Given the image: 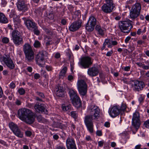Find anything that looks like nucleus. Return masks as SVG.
<instances>
[{
    "label": "nucleus",
    "instance_id": "0e129e2a",
    "mask_svg": "<svg viewBox=\"0 0 149 149\" xmlns=\"http://www.w3.org/2000/svg\"><path fill=\"white\" fill-rule=\"evenodd\" d=\"M8 71L6 70H3V71L2 72V73L3 75L6 76L8 74Z\"/></svg>",
    "mask_w": 149,
    "mask_h": 149
},
{
    "label": "nucleus",
    "instance_id": "a211bd4d",
    "mask_svg": "<svg viewBox=\"0 0 149 149\" xmlns=\"http://www.w3.org/2000/svg\"><path fill=\"white\" fill-rule=\"evenodd\" d=\"M44 55L42 52H39L36 55V63L39 66L43 67L44 63Z\"/></svg>",
    "mask_w": 149,
    "mask_h": 149
},
{
    "label": "nucleus",
    "instance_id": "0eeeda50",
    "mask_svg": "<svg viewBox=\"0 0 149 149\" xmlns=\"http://www.w3.org/2000/svg\"><path fill=\"white\" fill-rule=\"evenodd\" d=\"M77 86L80 95L82 96L86 95L87 92V85L85 81L82 79L78 81Z\"/></svg>",
    "mask_w": 149,
    "mask_h": 149
},
{
    "label": "nucleus",
    "instance_id": "c9c22d12",
    "mask_svg": "<svg viewBox=\"0 0 149 149\" xmlns=\"http://www.w3.org/2000/svg\"><path fill=\"white\" fill-rule=\"evenodd\" d=\"M146 28L144 27L143 29H139L136 32V33L138 35H140L141 33H144L146 31Z\"/></svg>",
    "mask_w": 149,
    "mask_h": 149
},
{
    "label": "nucleus",
    "instance_id": "473e14b6",
    "mask_svg": "<svg viewBox=\"0 0 149 149\" xmlns=\"http://www.w3.org/2000/svg\"><path fill=\"white\" fill-rule=\"evenodd\" d=\"M62 108L63 110L65 111L70 110L71 109V105H69L66 106L65 105H63L62 106Z\"/></svg>",
    "mask_w": 149,
    "mask_h": 149
},
{
    "label": "nucleus",
    "instance_id": "f704fd0d",
    "mask_svg": "<svg viewBox=\"0 0 149 149\" xmlns=\"http://www.w3.org/2000/svg\"><path fill=\"white\" fill-rule=\"evenodd\" d=\"M33 46L36 48L39 47L40 46V43L38 40H36L33 44Z\"/></svg>",
    "mask_w": 149,
    "mask_h": 149
},
{
    "label": "nucleus",
    "instance_id": "9b49d317",
    "mask_svg": "<svg viewBox=\"0 0 149 149\" xmlns=\"http://www.w3.org/2000/svg\"><path fill=\"white\" fill-rule=\"evenodd\" d=\"M140 116L139 112L135 111L134 113L132 119V125L137 130L140 126Z\"/></svg>",
    "mask_w": 149,
    "mask_h": 149
},
{
    "label": "nucleus",
    "instance_id": "de8ad7c7",
    "mask_svg": "<svg viewBox=\"0 0 149 149\" xmlns=\"http://www.w3.org/2000/svg\"><path fill=\"white\" fill-rule=\"evenodd\" d=\"M36 94L42 98H44L45 97L44 94L42 93L38 92L36 93Z\"/></svg>",
    "mask_w": 149,
    "mask_h": 149
},
{
    "label": "nucleus",
    "instance_id": "412c9836",
    "mask_svg": "<svg viewBox=\"0 0 149 149\" xmlns=\"http://www.w3.org/2000/svg\"><path fill=\"white\" fill-rule=\"evenodd\" d=\"M34 108L37 112L44 113H47V110L45 109V105L43 104H36L34 106Z\"/></svg>",
    "mask_w": 149,
    "mask_h": 149
},
{
    "label": "nucleus",
    "instance_id": "864d4df0",
    "mask_svg": "<svg viewBox=\"0 0 149 149\" xmlns=\"http://www.w3.org/2000/svg\"><path fill=\"white\" fill-rule=\"evenodd\" d=\"M15 87V84L13 82H11L10 84V87L11 88H14Z\"/></svg>",
    "mask_w": 149,
    "mask_h": 149
},
{
    "label": "nucleus",
    "instance_id": "37998d69",
    "mask_svg": "<svg viewBox=\"0 0 149 149\" xmlns=\"http://www.w3.org/2000/svg\"><path fill=\"white\" fill-rule=\"evenodd\" d=\"M144 125L146 128H149V120H148L144 123Z\"/></svg>",
    "mask_w": 149,
    "mask_h": 149
},
{
    "label": "nucleus",
    "instance_id": "a19ab883",
    "mask_svg": "<svg viewBox=\"0 0 149 149\" xmlns=\"http://www.w3.org/2000/svg\"><path fill=\"white\" fill-rule=\"evenodd\" d=\"M9 38L7 37H4L2 39V42L5 43H7L9 42Z\"/></svg>",
    "mask_w": 149,
    "mask_h": 149
},
{
    "label": "nucleus",
    "instance_id": "6e6d98bb",
    "mask_svg": "<svg viewBox=\"0 0 149 149\" xmlns=\"http://www.w3.org/2000/svg\"><path fill=\"white\" fill-rule=\"evenodd\" d=\"M7 4V2L5 0H2L1 4L3 7H4Z\"/></svg>",
    "mask_w": 149,
    "mask_h": 149
},
{
    "label": "nucleus",
    "instance_id": "4be33fe9",
    "mask_svg": "<svg viewBox=\"0 0 149 149\" xmlns=\"http://www.w3.org/2000/svg\"><path fill=\"white\" fill-rule=\"evenodd\" d=\"M35 117L34 114L31 111V112L30 113L27 117H25L24 120L23 121L25 122L26 123L29 124L32 123L34 121Z\"/></svg>",
    "mask_w": 149,
    "mask_h": 149
},
{
    "label": "nucleus",
    "instance_id": "e2e57ef3",
    "mask_svg": "<svg viewBox=\"0 0 149 149\" xmlns=\"http://www.w3.org/2000/svg\"><path fill=\"white\" fill-rule=\"evenodd\" d=\"M106 45H107V44L105 40L103 44V46L101 48V50H103L105 48V46Z\"/></svg>",
    "mask_w": 149,
    "mask_h": 149
},
{
    "label": "nucleus",
    "instance_id": "a878e982",
    "mask_svg": "<svg viewBox=\"0 0 149 149\" xmlns=\"http://www.w3.org/2000/svg\"><path fill=\"white\" fill-rule=\"evenodd\" d=\"M140 14L130 10V18L132 20L134 19L140 15Z\"/></svg>",
    "mask_w": 149,
    "mask_h": 149
},
{
    "label": "nucleus",
    "instance_id": "dca6fc26",
    "mask_svg": "<svg viewBox=\"0 0 149 149\" xmlns=\"http://www.w3.org/2000/svg\"><path fill=\"white\" fill-rule=\"evenodd\" d=\"M30 112H31V111L28 109L22 108L18 110V115L19 118L23 120Z\"/></svg>",
    "mask_w": 149,
    "mask_h": 149
},
{
    "label": "nucleus",
    "instance_id": "4468645a",
    "mask_svg": "<svg viewBox=\"0 0 149 149\" xmlns=\"http://www.w3.org/2000/svg\"><path fill=\"white\" fill-rule=\"evenodd\" d=\"M120 112V107L119 106H114L109 110V114L112 118H115L118 116Z\"/></svg>",
    "mask_w": 149,
    "mask_h": 149
},
{
    "label": "nucleus",
    "instance_id": "1a4fd4ad",
    "mask_svg": "<svg viewBox=\"0 0 149 149\" xmlns=\"http://www.w3.org/2000/svg\"><path fill=\"white\" fill-rule=\"evenodd\" d=\"M97 20L93 16H90L86 25V29L88 31H92L96 25Z\"/></svg>",
    "mask_w": 149,
    "mask_h": 149
},
{
    "label": "nucleus",
    "instance_id": "338daca9",
    "mask_svg": "<svg viewBox=\"0 0 149 149\" xmlns=\"http://www.w3.org/2000/svg\"><path fill=\"white\" fill-rule=\"evenodd\" d=\"M40 77V75L38 73H36L34 74V77L36 79H38Z\"/></svg>",
    "mask_w": 149,
    "mask_h": 149
},
{
    "label": "nucleus",
    "instance_id": "774afa93",
    "mask_svg": "<svg viewBox=\"0 0 149 149\" xmlns=\"http://www.w3.org/2000/svg\"><path fill=\"white\" fill-rule=\"evenodd\" d=\"M60 57V54L59 53H56L55 55V57L56 58H58Z\"/></svg>",
    "mask_w": 149,
    "mask_h": 149
},
{
    "label": "nucleus",
    "instance_id": "ddd939ff",
    "mask_svg": "<svg viewBox=\"0 0 149 149\" xmlns=\"http://www.w3.org/2000/svg\"><path fill=\"white\" fill-rule=\"evenodd\" d=\"M115 8L114 4L104 3L101 7V10L106 13H110L113 11Z\"/></svg>",
    "mask_w": 149,
    "mask_h": 149
},
{
    "label": "nucleus",
    "instance_id": "f8f14e48",
    "mask_svg": "<svg viewBox=\"0 0 149 149\" xmlns=\"http://www.w3.org/2000/svg\"><path fill=\"white\" fill-rule=\"evenodd\" d=\"M80 65L84 68H88L92 64L91 58L88 56L84 57L80 60Z\"/></svg>",
    "mask_w": 149,
    "mask_h": 149
},
{
    "label": "nucleus",
    "instance_id": "6e6552de",
    "mask_svg": "<svg viewBox=\"0 0 149 149\" xmlns=\"http://www.w3.org/2000/svg\"><path fill=\"white\" fill-rule=\"evenodd\" d=\"M130 84L133 90L135 91H139L142 90L145 86L143 81L137 80L131 81Z\"/></svg>",
    "mask_w": 149,
    "mask_h": 149
},
{
    "label": "nucleus",
    "instance_id": "79ce46f5",
    "mask_svg": "<svg viewBox=\"0 0 149 149\" xmlns=\"http://www.w3.org/2000/svg\"><path fill=\"white\" fill-rule=\"evenodd\" d=\"M46 33L48 35L52 36L53 35V32L50 30L48 29H46L45 30Z\"/></svg>",
    "mask_w": 149,
    "mask_h": 149
},
{
    "label": "nucleus",
    "instance_id": "69168bd1",
    "mask_svg": "<svg viewBox=\"0 0 149 149\" xmlns=\"http://www.w3.org/2000/svg\"><path fill=\"white\" fill-rule=\"evenodd\" d=\"M0 143L3 145L6 146H7V145L6 144V142L2 140H0Z\"/></svg>",
    "mask_w": 149,
    "mask_h": 149
},
{
    "label": "nucleus",
    "instance_id": "cd10ccee",
    "mask_svg": "<svg viewBox=\"0 0 149 149\" xmlns=\"http://www.w3.org/2000/svg\"><path fill=\"white\" fill-rule=\"evenodd\" d=\"M13 132L15 135L18 137L22 138L23 137V133L19 128L13 131Z\"/></svg>",
    "mask_w": 149,
    "mask_h": 149
},
{
    "label": "nucleus",
    "instance_id": "c03bdc74",
    "mask_svg": "<svg viewBox=\"0 0 149 149\" xmlns=\"http://www.w3.org/2000/svg\"><path fill=\"white\" fill-rule=\"evenodd\" d=\"M36 118L38 121L39 122H41L43 119V118L41 115L38 116Z\"/></svg>",
    "mask_w": 149,
    "mask_h": 149
},
{
    "label": "nucleus",
    "instance_id": "49530a36",
    "mask_svg": "<svg viewBox=\"0 0 149 149\" xmlns=\"http://www.w3.org/2000/svg\"><path fill=\"white\" fill-rule=\"evenodd\" d=\"M41 10L40 8H38L35 9V12L38 14H40L41 13Z\"/></svg>",
    "mask_w": 149,
    "mask_h": 149
},
{
    "label": "nucleus",
    "instance_id": "052dcab7",
    "mask_svg": "<svg viewBox=\"0 0 149 149\" xmlns=\"http://www.w3.org/2000/svg\"><path fill=\"white\" fill-rule=\"evenodd\" d=\"M106 3L114 4L113 0H104Z\"/></svg>",
    "mask_w": 149,
    "mask_h": 149
},
{
    "label": "nucleus",
    "instance_id": "58836bf2",
    "mask_svg": "<svg viewBox=\"0 0 149 149\" xmlns=\"http://www.w3.org/2000/svg\"><path fill=\"white\" fill-rule=\"evenodd\" d=\"M56 149H66V148L63 145L60 144L56 147Z\"/></svg>",
    "mask_w": 149,
    "mask_h": 149
},
{
    "label": "nucleus",
    "instance_id": "603ef678",
    "mask_svg": "<svg viewBox=\"0 0 149 149\" xmlns=\"http://www.w3.org/2000/svg\"><path fill=\"white\" fill-rule=\"evenodd\" d=\"M113 51L111 50L109 51L106 54V55L107 56H111L113 54Z\"/></svg>",
    "mask_w": 149,
    "mask_h": 149
},
{
    "label": "nucleus",
    "instance_id": "8fccbe9b",
    "mask_svg": "<svg viewBox=\"0 0 149 149\" xmlns=\"http://www.w3.org/2000/svg\"><path fill=\"white\" fill-rule=\"evenodd\" d=\"M130 67L129 66H126L124 67H123L122 68L123 69L126 71H130Z\"/></svg>",
    "mask_w": 149,
    "mask_h": 149
},
{
    "label": "nucleus",
    "instance_id": "20e7f679",
    "mask_svg": "<svg viewBox=\"0 0 149 149\" xmlns=\"http://www.w3.org/2000/svg\"><path fill=\"white\" fill-rule=\"evenodd\" d=\"M131 22L129 19L119 21L118 26L120 31L124 33H129L133 27Z\"/></svg>",
    "mask_w": 149,
    "mask_h": 149
},
{
    "label": "nucleus",
    "instance_id": "f3484780",
    "mask_svg": "<svg viewBox=\"0 0 149 149\" xmlns=\"http://www.w3.org/2000/svg\"><path fill=\"white\" fill-rule=\"evenodd\" d=\"M3 62L10 69H13L15 67V65L10 56L8 54L7 55V56L3 58Z\"/></svg>",
    "mask_w": 149,
    "mask_h": 149
},
{
    "label": "nucleus",
    "instance_id": "680f3d73",
    "mask_svg": "<svg viewBox=\"0 0 149 149\" xmlns=\"http://www.w3.org/2000/svg\"><path fill=\"white\" fill-rule=\"evenodd\" d=\"M131 39V37L130 36H127V37L125 40V42L126 43H127Z\"/></svg>",
    "mask_w": 149,
    "mask_h": 149
},
{
    "label": "nucleus",
    "instance_id": "b1692460",
    "mask_svg": "<svg viewBox=\"0 0 149 149\" xmlns=\"http://www.w3.org/2000/svg\"><path fill=\"white\" fill-rule=\"evenodd\" d=\"M108 48H111L113 46L117 45V42L115 40H113L112 39H106L105 40Z\"/></svg>",
    "mask_w": 149,
    "mask_h": 149
},
{
    "label": "nucleus",
    "instance_id": "09e8293b",
    "mask_svg": "<svg viewBox=\"0 0 149 149\" xmlns=\"http://www.w3.org/2000/svg\"><path fill=\"white\" fill-rule=\"evenodd\" d=\"M104 143V141H98V146L99 147H102L103 146Z\"/></svg>",
    "mask_w": 149,
    "mask_h": 149
},
{
    "label": "nucleus",
    "instance_id": "2f4dec72",
    "mask_svg": "<svg viewBox=\"0 0 149 149\" xmlns=\"http://www.w3.org/2000/svg\"><path fill=\"white\" fill-rule=\"evenodd\" d=\"M45 40L46 41V46H49L52 44V42L51 37L47 36L45 38Z\"/></svg>",
    "mask_w": 149,
    "mask_h": 149
},
{
    "label": "nucleus",
    "instance_id": "5fc2aeb1",
    "mask_svg": "<svg viewBox=\"0 0 149 149\" xmlns=\"http://www.w3.org/2000/svg\"><path fill=\"white\" fill-rule=\"evenodd\" d=\"M145 43L144 41H143L141 40H138L137 41V43L138 45H141L142 44H144Z\"/></svg>",
    "mask_w": 149,
    "mask_h": 149
},
{
    "label": "nucleus",
    "instance_id": "4c0bfd02",
    "mask_svg": "<svg viewBox=\"0 0 149 149\" xmlns=\"http://www.w3.org/2000/svg\"><path fill=\"white\" fill-rule=\"evenodd\" d=\"M67 19L65 18H62L61 19L60 22L63 25H65L67 23Z\"/></svg>",
    "mask_w": 149,
    "mask_h": 149
},
{
    "label": "nucleus",
    "instance_id": "4d7b16f0",
    "mask_svg": "<svg viewBox=\"0 0 149 149\" xmlns=\"http://www.w3.org/2000/svg\"><path fill=\"white\" fill-rule=\"evenodd\" d=\"M46 68L48 71H51L52 69V68L51 66L47 65L46 66Z\"/></svg>",
    "mask_w": 149,
    "mask_h": 149
},
{
    "label": "nucleus",
    "instance_id": "72a5a7b5",
    "mask_svg": "<svg viewBox=\"0 0 149 149\" xmlns=\"http://www.w3.org/2000/svg\"><path fill=\"white\" fill-rule=\"evenodd\" d=\"M126 108L127 106L126 103L123 102L122 103L120 108V111L121 112V111H125L126 110Z\"/></svg>",
    "mask_w": 149,
    "mask_h": 149
},
{
    "label": "nucleus",
    "instance_id": "a18cd8bd",
    "mask_svg": "<svg viewBox=\"0 0 149 149\" xmlns=\"http://www.w3.org/2000/svg\"><path fill=\"white\" fill-rule=\"evenodd\" d=\"M15 103L16 105L19 106L21 105L22 104V102L21 100L18 99H16L15 100Z\"/></svg>",
    "mask_w": 149,
    "mask_h": 149
},
{
    "label": "nucleus",
    "instance_id": "aec40b11",
    "mask_svg": "<svg viewBox=\"0 0 149 149\" xmlns=\"http://www.w3.org/2000/svg\"><path fill=\"white\" fill-rule=\"evenodd\" d=\"M99 70L97 67L93 66L89 68L87 71V74L91 77H93L98 75Z\"/></svg>",
    "mask_w": 149,
    "mask_h": 149
},
{
    "label": "nucleus",
    "instance_id": "f03ea898",
    "mask_svg": "<svg viewBox=\"0 0 149 149\" xmlns=\"http://www.w3.org/2000/svg\"><path fill=\"white\" fill-rule=\"evenodd\" d=\"M69 94L73 105L77 108L80 107L81 106V102L77 92L74 90L70 89L69 90Z\"/></svg>",
    "mask_w": 149,
    "mask_h": 149
},
{
    "label": "nucleus",
    "instance_id": "e433bc0d",
    "mask_svg": "<svg viewBox=\"0 0 149 149\" xmlns=\"http://www.w3.org/2000/svg\"><path fill=\"white\" fill-rule=\"evenodd\" d=\"M18 92L20 95H23L25 92V90L22 88H19L18 90Z\"/></svg>",
    "mask_w": 149,
    "mask_h": 149
},
{
    "label": "nucleus",
    "instance_id": "bb28decb",
    "mask_svg": "<svg viewBox=\"0 0 149 149\" xmlns=\"http://www.w3.org/2000/svg\"><path fill=\"white\" fill-rule=\"evenodd\" d=\"M95 29L99 34L101 35H103L104 34V28L103 27H102L100 25H97Z\"/></svg>",
    "mask_w": 149,
    "mask_h": 149
},
{
    "label": "nucleus",
    "instance_id": "393cba45",
    "mask_svg": "<svg viewBox=\"0 0 149 149\" xmlns=\"http://www.w3.org/2000/svg\"><path fill=\"white\" fill-rule=\"evenodd\" d=\"M141 9V6L140 3H136L132 6L131 10L140 13Z\"/></svg>",
    "mask_w": 149,
    "mask_h": 149
},
{
    "label": "nucleus",
    "instance_id": "423d86ee",
    "mask_svg": "<svg viewBox=\"0 0 149 149\" xmlns=\"http://www.w3.org/2000/svg\"><path fill=\"white\" fill-rule=\"evenodd\" d=\"M11 35L12 40L15 46H18L23 43V38L19 32L15 30L13 31Z\"/></svg>",
    "mask_w": 149,
    "mask_h": 149
},
{
    "label": "nucleus",
    "instance_id": "5701e85b",
    "mask_svg": "<svg viewBox=\"0 0 149 149\" xmlns=\"http://www.w3.org/2000/svg\"><path fill=\"white\" fill-rule=\"evenodd\" d=\"M56 94L59 97H63L65 95L64 91L62 86H58L55 90Z\"/></svg>",
    "mask_w": 149,
    "mask_h": 149
},
{
    "label": "nucleus",
    "instance_id": "c85d7f7f",
    "mask_svg": "<svg viewBox=\"0 0 149 149\" xmlns=\"http://www.w3.org/2000/svg\"><path fill=\"white\" fill-rule=\"evenodd\" d=\"M67 70V68L66 66H65L62 69L59 73V77L60 78H63Z\"/></svg>",
    "mask_w": 149,
    "mask_h": 149
},
{
    "label": "nucleus",
    "instance_id": "c756f323",
    "mask_svg": "<svg viewBox=\"0 0 149 149\" xmlns=\"http://www.w3.org/2000/svg\"><path fill=\"white\" fill-rule=\"evenodd\" d=\"M9 126L13 132V131L18 128L17 125L13 122L9 123Z\"/></svg>",
    "mask_w": 149,
    "mask_h": 149
},
{
    "label": "nucleus",
    "instance_id": "39448f33",
    "mask_svg": "<svg viewBox=\"0 0 149 149\" xmlns=\"http://www.w3.org/2000/svg\"><path fill=\"white\" fill-rule=\"evenodd\" d=\"M23 49L26 60L29 62L32 61L34 58V53L31 45L28 43L25 44Z\"/></svg>",
    "mask_w": 149,
    "mask_h": 149
},
{
    "label": "nucleus",
    "instance_id": "7ed1b4c3",
    "mask_svg": "<svg viewBox=\"0 0 149 149\" xmlns=\"http://www.w3.org/2000/svg\"><path fill=\"white\" fill-rule=\"evenodd\" d=\"M22 19L24 21V23L27 29L33 32L34 34L38 36L40 32L38 29L37 24L33 20L27 19L26 18L23 17Z\"/></svg>",
    "mask_w": 149,
    "mask_h": 149
},
{
    "label": "nucleus",
    "instance_id": "ea45409f",
    "mask_svg": "<svg viewBox=\"0 0 149 149\" xmlns=\"http://www.w3.org/2000/svg\"><path fill=\"white\" fill-rule=\"evenodd\" d=\"M71 115L72 117L74 118H76L77 117V115L76 112L75 111H72L71 112Z\"/></svg>",
    "mask_w": 149,
    "mask_h": 149
},
{
    "label": "nucleus",
    "instance_id": "f257e3e1",
    "mask_svg": "<svg viewBox=\"0 0 149 149\" xmlns=\"http://www.w3.org/2000/svg\"><path fill=\"white\" fill-rule=\"evenodd\" d=\"M88 111L93 112L94 118H93L92 115H87L84 117V122L87 130L90 133H92L94 130L93 120L97 119L100 117V109L97 106H92L89 108Z\"/></svg>",
    "mask_w": 149,
    "mask_h": 149
},
{
    "label": "nucleus",
    "instance_id": "9d476101",
    "mask_svg": "<svg viewBox=\"0 0 149 149\" xmlns=\"http://www.w3.org/2000/svg\"><path fill=\"white\" fill-rule=\"evenodd\" d=\"M16 5L17 8L20 11L25 12L29 9V4L27 3L26 0H19Z\"/></svg>",
    "mask_w": 149,
    "mask_h": 149
},
{
    "label": "nucleus",
    "instance_id": "3c124183",
    "mask_svg": "<svg viewBox=\"0 0 149 149\" xmlns=\"http://www.w3.org/2000/svg\"><path fill=\"white\" fill-rule=\"evenodd\" d=\"M97 135L98 136H101L102 135V133L101 130H97L96 132Z\"/></svg>",
    "mask_w": 149,
    "mask_h": 149
},
{
    "label": "nucleus",
    "instance_id": "2eb2a0df",
    "mask_svg": "<svg viewBox=\"0 0 149 149\" xmlns=\"http://www.w3.org/2000/svg\"><path fill=\"white\" fill-rule=\"evenodd\" d=\"M66 146L67 149H77L75 141L72 137H68L66 140Z\"/></svg>",
    "mask_w": 149,
    "mask_h": 149
},
{
    "label": "nucleus",
    "instance_id": "bf43d9fd",
    "mask_svg": "<svg viewBox=\"0 0 149 149\" xmlns=\"http://www.w3.org/2000/svg\"><path fill=\"white\" fill-rule=\"evenodd\" d=\"M6 56H7V55L4 54V55L2 56V55L0 53V60L3 61V58H4V57H6Z\"/></svg>",
    "mask_w": 149,
    "mask_h": 149
},
{
    "label": "nucleus",
    "instance_id": "7c9ffc66",
    "mask_svg": "<svg viewBox=\"0 0 149 149\" xmlns=\"http://www.w3.org/2000/svg\"><path fill=\"white\" fill-rule=\"evenodd\" d=\"M8 22V20L7 18L5 17L4 15L1 13L0 16V22L3 23H6Z\"/></svg>",
    "mask_w": 149,
    "mask_h": 149
},
{
    "label": "nucleus",
    "instance_id": "13d9d810",
    "mask_svg": "<svg viewBox=\"0 0 149 149\" xmlns=\"http://www.w3.org/2000/svg\"><path fill=\"white\" fill-rule=\"evenodd\" d=\"M25 134L26 136H30L31 135L32 133L30 131H27L25 132Z\"/></svg>",
    "mask_w": 149,
    "mask_h": 149
},
{
    "label": "nucleus",
    "instance_id": "6ab92c4d",
    "mask_svg": "<svg viewBox=\"0 0 149 149\" xmlns=\"http://www.w3.org/2000/svg\"><path fill=\"white\" fill-rule=\"evenodd\" d=\"M81 21L78 20L72 23L69 27L70 31L74 32L78 30L81 26Z\"/></svg>",
    "mask_w": 149,
    "mask_h": 149
}]
</instances>
